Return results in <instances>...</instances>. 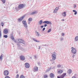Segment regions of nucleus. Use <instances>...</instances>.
I'll return each instance as SVG.
<instances>
[{
	"instance_id": "nucleus-49",
	"label": "nucleus",
	"mask_w": 78,
	"mask_h": 78,
	"mask_svg": "<svg viewBox=\"0 0 78 78\" xmlns=\"http://www.w3.org/2000/svg\"><path fill=\"white\" fill-rule=\"evenodd\" d=\"M43 27H44V26L42 25V26H41V28H43Z\"/></svg>"
},
{
	"instance_id": "nucleus-59",
	"label": "nucleus",
	"mask_w": 78,
	"mask_h": 78,
	"mask_svg": "<svg viewBox=\"0 0 78 78\" xmlns=\"http://www.w3.org/2000/svg\"><path fill=\"white\" fill-rule=\"evenodd\" d=\"M30 59H32V58L31 57H30Z\"/></svg>"
},
{
	"instance_id": "nucleus-40",
	"label": "nucleus",
	"mask_w": 78,
	"mask_h": 78,
	"mask_svg": "<svg viewBox=\"0 0 78 78\" xmlns=\"http://www.w3.org/2000/svg\"><path fill=\"white\" fill-rule=\"evenodd\" d=\"M57 67H61V66L60 65H58Z\"/></svg>"
},
{
	"instance_id": "nucleus-42",
	"label": "nucleus",
	"mask_w": 78,
	"mask_h": 78,
	"mask_svg": "<svg viewBox=\"0 0 78 78\" xmlns=\"http://www.w3.org/2000/svg\"><path fill=\"white\" fill-rule=\"evenodd\" d=\"M34 58L35 59H36L37 58L36 57V55L34 56Z\"/></svg>"
},
{
	"instance_id": "nucleus-24",
	"label": "nucleus",
	"mask_w": 78,
	"mask_h": 78,
	"mask_svg": "<svg viewBox=\"0 0 78 78\" xmlns=\"http://www.w3.org/2000/svg\"><path fill=\"white\" fill-rule=\"evenodd\" d=\"M50 70H51V69L50 68H49L48 69H47V70H46V72H47V73L49 71H50Z\"/></svg>"
},
{
	"instance_id": "nucleus-20",
	"label": "nucleus",
	"mask_w": 78,
	"mask_h": 78,
	"mask_svg": "<svg viewBox=\"0 0 78 78\" xmlns=\"http://www.w3.org/2000/svg\"><path fill=\"white\" fill-rule=\"evenodd\" d=\"M62 70H60L58 71V73H59V74H61L62 73Z\"/></svg>"
},
{
	"instance_id": "nucleus-22",
	"label": "nucleus",
	"mask_w": 78,
	"mask_h": 78,
	"mask_svg": "<svg viewBox=\"0 0 78 78\" xmlns=\"http://www.w3.org/2000/svg\"><path fill=\"white\" fill-rule=\"evenodd\" d=\"M35 33H37V36H38V37H39V35L40 34L39 33V32H37V31H35Z\"/></svg>"
},
{
	"instance_id": "nucleus-28",
	"label": "nucleus",
	"mask_w": 78,
	"mask_h": 78,
	"mask_svg": "<svg viewBox=\"0 0 78 78\" xmlns=\"http://www.w3.org/2000/svg\"><path fill=\"white\" fill-rule=\"evenodd\" d=\"M2 58H3V56H2V55H1L0 56V59L1 60V61H2Z\"/></svg>"
},
{
	"instance_id": "nucleus-41",
	"label": "nucleus",
	"mask_w": 78,
	"mask_h": 78,
	"mask_svg": "<svg viewBox=\"0 0 78 78\" xmlns=\"http://www.w3.org/2000/svg\"><path fill=\"white\" fill-rule=\"evenodd\" d=\"M76 14H77V11H76V12H75L74 13L75 15H76Z\"/></svg>"
},
{
	"instance_id": "nucleus-57",
	"label": "nucleus",
	"mask_w": 78,
	"mask_h": 78,
	"mask_svg": "<svg viewBox=\"0 0 78 78\" xmlns=\"http://www.w3.org/2000/svg\"><path fill=\"white\" fill-rule=\"evenodd\" d=\"M51 61H53V60H50Z\"/></svg>"
},
{
	"instance_id": "nucleus-35",
	"label": "nucleus",
	"mask_w": 78,
	"mask_h": 78,
	"mask_svg": "<svg viewBox=\"0 0 78 78\" xmlns=\"http://www.w3.org/2000/svg\"><path fill=\"white\" fill-rule=\"evenodd\" d=\"M76 7V4H74L73 7L74 8H75Z\"/></svg>"
},
{
	"instance_id": "nucleus-36",
	"label": "nucleus",
	"mask_w": 78,
	"mask_h": 78,
	"mask_svg": "<svg viewBox=\"0 0 78 78\" xmlns=\"http://www.w3.org/2000/svg\"><path fill=\"white\" fill-rule=\"evenodd\" d=\"M19 74H17L16 76V78H19Z\"/></svg>"
},
{
	"instance_id": "nucleus-17",
	"label": "nucleus",
	"mask_w": 78,
	"mask_h": 78,
	"mask_svg": "<svg viewBox=\"0 0 78 78\" xmlns=\"http://www.w3.org/2000/svg\"><path fill=\"white\" fill-rule=\"evenodd\" d=\"M72 72V70L71 69H69L68 71V74H71Z\"/></svg>"
},
{
	"instance_id": "nucleus-6",
	"label": "nucleus",
	"mask_w": 78,
	"mask_h": 78,
	"mask_svg": "<svg viewBox=\"0 0 78 78\" xmlns=\"http://www.w3.org/2000/svg\"><path fill=\"white\" fill-rule=\"evenodd\" d=\"M52 58L53 61H55L56 59V53L55 52L52 55Z\"/></svg>"
},
{
	"instance_id": "nucleus-45",
	"label": "nucleus",
	"mask_w": 78,
	"mask_h": 78,
	"mask_svg": "<svg viewBox=\"0 0 78 78\" xmlns=\"http://www.w3.org/2000/svg\"><path fill=\"white\" fill-rule=\"evenodd\" d=\"M60 40L61 41H62V40H63V38L62 37L61 38Z\"/></svg>"
},
{
	"instance_id": "nucleus-7",
	"label": "nucleus",
	"mask_w": 78,
	"mask_h": 78,
	"mask_svg": "<svg viewBox=\"0 0 78 78\" xmlns=\"http://www.w3.org/2000/svg\"><path fill=\"white\" fill-rule=\"evenodd\" d=\"M4 74L5 76H7L9 75V71L8 70H5L4 72Z\"/></svg>"
},
{
	"instance_id": "nucleus-2",
	"label": "nucleus",
	"mask_w": 78,
	"mask_h": 78,
	"mask_svg": "<svg viewBox=\"0 0 78 78\" xmlns=\"http://www.w3.org/2000/svg\"><path fill=\"white\" fill-rule=\"evenodd\" d=\"M23 23L24 25L23 27L27 30L28 29V26L27 25V23L26 20L23 21Z\"/></svg>"
},
{
	"instance_id": "nucleus-34",
	"label": "nucleus",
	"mask_w": 78,
	"mask_h": 78,
	"mask_svg": "<svg viewBox=\"0 0 78 78\" xmlns=\"http://www.w3.org/2000/svg\"><path fill=\"white\" fill-rule=\"evenodd\" d=\"M51 31V29H50L48 31V33H50Z\"/></svg>"
},
{
	"instance_id": "nucleus-12",
	"label": "nucleus",
	"mask_w": 78,
	"mask_h": 78,
	"mask_svg": "<svg viewBox=\"0 0 78 78\" xmlns=\"http://www.w3.org/2000/svg\"><path fill=\"white\" fill-rule=\"evenodd\" d=\"M38 67H35L34 69V72H37L38 71Z\"/></svg>"
},
{
	"instance_id": "nucleus-30",
	"label": "nucleus",
	"mask_w": 78,
	"mask_h": 78,
	"mask_svg": "<svg viewBox=\"0 0 78 78\" xmlns=\"http://www.w3.org/2000/svg\"><path fill=\"white\" fill-rule=\"evenodd\" d=\"M2 3H3L4 4L5 3V0H1Z\"/></svg>"
},
{
	"instance_id": "nucleus-9",
	"label": "nucleus",
	"mask_w": 78,
	"mask_h": 78,
	"mask_svg": "<svg viewBox=\"0 0 78 78\" xmlns=\"http://www.w3.org/2000/svg\"><path fill=\"white\" fill-rule=\"evenodd\" d=\"M25 66L26 68H27V69H28V68H30V66L28 63H25Z\"/></svg>"
},
{
	"instance_id": "nucleus-23",
	"label": "nucleus",
	"mask_w": 78,
	"mask_h": 78,
	"mask_svg": "<svg viewBox=\"0 0 78 78\" xmlns=\"http://www.w3.org/2000/svg\"><path fill=\"white\" fill-rule=\"evenodd\" d=\"M42 22H43V21L42 20H41L39 22V23L40 25H41V24L42 23Z\"/></svg>"
},
{
	"instance_id": "nucleus-54",
	"label": "nucleus",
	"mask_w": 78,
	"mask_h": 78,
	"mask_svg": "<svg viewBox=\"0 0 78 78\" xmlns=\"http://www.w3.org/2000/svg\"><path fill=\"white\" fill-rule=\"evenodd\" d=\"M62 22L64 21V19H62Z\"/></svg>"
},
{
	"instance_id": "nucleus-11",
	"label": "nucleus",
	"mask_w": 78,
	"mask_h": 78,
	"mask_svg": "<svg viewBox=\"0 0 78 78\" xmlns=\"http://www.w3.org/2000/svg\"><path fill=\"white\" fill-rule=\"evenodd\" d=\"M11 39L12 40V41H14V42L15 43H17V41H16V40L14 39V36H11Z\"/></svg>"
},
{
	"instance_id": "nucleus-56",
	"label": "nucleus",
	"mask_w": 78,
	"mask_h": 78,
	"mask_svg": "<svg viewBox=\"0 0 78 78\" xmlns=\"http://www.w3.org/2000/svg\"><path fill=\"white\" fill-rule=\"evenodd\" d=\"M54 63H55V62L53 61V62L52 63V64H54Z\"/></svg>"
},
{
	"instance_id": "nucleus-53",
	"label": "nucleus",
	"mask_w": 78,
	"mask_h": 78,
	"mask_svg": "<svg viewBox=\"0 0 78 78\" xmlns=\"http://www.w3.org/2000/svg\"><path fill=\"white\" fill-rule=\"evenodd\" d=\"M41 49V46H39V48H38V49Z\"/></svg>"
},
{
	"instance_id": "nucleus-44",
	"label": "nucleus",
	"mask_w": 78,
	"mask_h": 78,
	"mask_svg": "<svg viewBox=\"0 0 78 78\" xmlns=\"http://www.w3.org/2000/svg\"><path fill=\"white\" fill-rule=\"evenodd\" d=\"M45 30V28L44 27L43 28L42 31H44Z\"/></svg>"
},
{
	"instance_id": "nucleus-5",
	"label": "nucleus",
	"mask_w": 78,
	"mask_h": 78,
	"mask_svg": "<svg viewBox=\"0 0 78 78\" xmlns=\"http://www.w3.org/2000/svg\"><path fill=\"white\" fill-rule=\"evenodd\" d=\"M43 23H45V24H50L51 25H52V23L50 21H45L43 22Z\"/></svg>"
},
{
	"instance_id": "nucleus-16",
	"label": "nucleus",
	"mask_w": 78,
	"mask_h": 78,
	"mask_svg": "<svg viewBox=\"0 0 78 78\" xmlns=\"http://www.w3.org/2000/svg\"><path fill=\"white\" fill-rule=\"evenodd\" d=\"M62 15L63 17H66V12H63L62 14Z\"/></svg>"
},
{
	"instance_id": "nucleus-50",
	"label": "nucleus",
	"mask_w": 78,
	"mask_h": 78,
	"mask_svg": "<svg viewBox=\"0 0 78 78\" xmlns=\"http://www.w3.org/2000/svg\"><path fill=\"white\" fill-rule=\"evenodd\" d=\"M72 78H76L75 76H73L72 77Z\"/></svg>"
},
{
	"instance_id": "nucleus-21",
	"label": "nucleus",
	"mask_w": 78,
	"mask_h": 78,
	"mask_svg": "<svg viewBox=\"0 0 78 78\" xmlns=\"http://www.w3.org/2000/svg\"><path fill=\"white\" fill-rule=\"evenodd\" d=\"M32 20H33V18L30 17L29 18L28 21H29V22H31L32 21Z\"/></svg>"
},
{
	"instance_id": "nucleus-33",
	"label": "nucleus",
	"mask_w": 78,
	"mask_h": 78,
	"mask_svg": "<svg viewBox=\"0 0 78 78\" xmlns=\"http://www.w3.org/2000/svg\"><path fill=\"white\" fill-rule=\"evenodd\" d=\"M62 75L64 77L66 75V73H63Z\"/></svg>"
},
{
	"instance_id": "nucleus-3",
	"label": "nucleus",
	"mask_w": 78,
	"mask_h": 78,
	"mask_svg": "<svg viewBox=\"0 0 78 78\" xmlns=\"http://www.w3.org/2000/svg\"><path fill=\"white\" fill-rule=\"evenodd\" d=\"M25 17V15H24L22 16L20 18L18 19V22H21V21H22V20H23V19H24Z\"/></svg>"
},
{
	"instance_id": "nucleus-47",
	"label": "nucleus",
	"mask_w": 78,
	"mask_h": 78,
	"mask_svg": "<svg viewBox=\"0 0 78 78\" xmlns=\"http://www.w3.org/2000/svg\"><path fill=\"white\" fill-rule=\"evenodd\" d=\"M75 55H73L72 56V58H74V57H75Z\"/></svg>"
},
{
	"instance_id": "nucleus-52",
	"label": "nucleus",
	"mask_w": 78,
	"mask_h": 78,
	"mask_svg": "<svg viewBox=\"0 0 78 78\" xmlns=\"http://www.w3.org/2000/svg\"><path fill=\"white\" fill-rule=\"evenodd\" d=\"M38 66H40V62H38Z\"/></svg>"
},
{
	"instance_id": "nucleus-27",
	"label": "nucleus",
	"mask_w": 78,
	"mask_h": 78,
	"mask_svg": "<svg viewBox=\"0 0 78 78\" xmlns=\"http://www.w3.org/2000/svg\"><path fill=\"white\" fill-rule=\"evenodd\" d=\"M75 40L76 41H78V36H77L75 38Z\"/></svg>"
},
{
	"instance_id": "nucleus-1",
	"label": "nucleus",
	"mask_w": 78,
	"mask_h": 78,
	"mask_svg": "<svg viewBox=\"0 0 78 78\" xmlns=\"http://www.w3.org/2000/svg\"><path fill=\"white\" fill-rule=\"evenodd\" d=\"M16 42H17V43H16V44H17V45L18 46V48L19 49L20 48V44H19V43L25 44V41H24V40L22 39H17L16 41Z\"/></svg>"
},
{
	"instance_id": "nucleus-8",
	"label": "nucleus",
	"mask_w": 78,
	"mask_h": 78,
	"mask_svg": "<svg viewBox=\"0 0 78 78\" xmlns=\"http://www.w3.org/2000/svg\"><path fill=\"white\" fill-rule=\"evenodd\" d=\"M25 7L24 5L23 4H20L18 6V8L19 9H21V8H23Z\"/></svg>"
},
{
	"instance_id": "nucleus-13",
	"label": "nucleus",
	"mask_w": 78,
	"mask_h": 78,
	"mask_svg": "<svg viewBox=\"0 0 78 78\" xmlns=\"http://www.w3.org/2000/svg\"><path fill=\"white\" fill-rule=\"evenodd\" d=\"M50 77L51 78H53L55 77V75L53 73H51L50 74Z\"/></svg>"
},
{
	"instance_id": "nucleus-60",
	"label": "nucleus",
	"mask_w": 78,
	"mask_h": 78,
	"mask_svg": "<svg viewBox=\"0 0 78 78\" xmlns=\"http://www.w3.org/2000/svg\"><path fill=\"white\" fill-rule=\"evenodd\" d=\"M65 28H66V27Z\"/></svg>"
},
{
	"instance_id": "nucleus-25",
	"label": "nucleus",
	"mask_w": 78,
	"mask_h": 78,
	"mask_svg": "<svg viewBox=\"0 0 78 78\" xmlns=\"http://www.w3.org/2000/svg\"><path fill=\"white\" fill-rule=\"evenodd\" d=\"M47 77H48V75H47V74H45L44 75V78H47Z\"/></svg>"
},
{
	"instance_id": "nucleus-37",
	"label": "nucleus",
	"mask_w": 78,
	"mask_h": 78,
	"mask_svg": "<svg viewBox=\"0 0 78 78\" xmlns=\"http://www.w3.org/2000/svg\"><path fill=\"white\" fill-rule=\"evenodd\" d=\"M60 77L61 78H64V77L62 75L60 76Z\"/></svg>"
},
{
	"instance_id": "nucleus-18",
	"label": "nucleus",
	"mask_w": 78,
	"mask_h": 78,
	"mask_svg": "<svg viewBox=\"0 0 78 78\" xmlns=\"http://www.w3.org/2000/svg\"><path fill=\"white\" fill-rule=\"evenodd\" d=\"M33 40H34V41H35V42H40V41L37 40V39H36L34 38H33Z\"/></svg>"
},
{
	"instance_id": "nucleus-58",
	"label": "nucleus",
	"mask_w": 78,
	"mask_h": 78,
	"mask_svg": "<svg viewBox=\"0 0 78 78\" xmlns=\"http://www.w3.org/2000/svg\"><path fill=\"white\" fill-rule=\"evenodd\" d=\"M16 73H18V72H16Z\"/></svg>"
},
{
	"instance_id": "nucleus-14",
	"label": "nucleus",
	"mask_w": 78,
	"mask_h": 78,
	"mask_svg": "<svg viewBox=\"0 0 78 78\" xmlns=\"http://www.w3.org/2000/svg\"><path fill=\"white\" fill-rule=\"evenodd\" d=\"M4 33L5 34H6L8 33V30L7 29H6L4 30Z\"/></svg>"
},
{
	"instance_id": "nucleus-46",
	"label": "nucleus",
	"mask_w": 78,
	"mask_h": 78,
	"mask_svg": "<svg viewBox=\"0 0 78 78\" xmlns=\"http://www.w3.org/2000/svg\"><path fill=\"white\" fill-rule=\"evenodd\" d=\"M56 8H57V9L58 10H59V7H57Z\"/></svg>"
},
{
	"instance_id": "nucleus-39",
	"label": "nucleus",
	"mask_w": 78,
	"mask_h": 78,
	"mask_svg": "<svg viewBox=\"0 0 78 78\" xmlns=\"http://www.w3.org/2000/svg\"><path fill=\"white\" fill-rule=\"evenodd\" d=\"M15 9H16V10H17V11H18V10L19 9V7H18V8H17V7Z\"/></svg>"
},
{
	"instance_id": "nucleus-4",
	"label": "nucleus",
	"mask_w": 78,
	"mask_h": 78,
	"mask_svg": "<svg viewBox=\"0 0 78 78\" xmlns=\"http://www.w3.org/2000/svg\"><path fill=\"white\" fill-rule=\"evenodd\" d=\"M71 48L72 49V51L73 53L75 54V53H76V49L75 48H73V47H72Z\"/></svg>"
},
{
	"instance_id": "nucleus-32",
	"label": "nucleus",
	"mask_w": 78,
	"mask_h": 78,
	"mask_svg": "<svg viewBox=\"0 0 78 78\" xmlns=\"http://www.w3.org/2000/svg\"><path fill=\"white\" fill-rule=\"evenodd\" d=\"M2 37V31H0V38H1Z\"/></svg>"
},
{
	"instance_id": "nucleus-51",
	"label": "nucleus",
	"mask_w": 78,
	"mask_h": 78,
	"mask_svg": "<svg viewBox=\"0 0 78 78\" xmlns=\"http://www.w3.org/2000/svg\"><path fill=\"white\" fill-rule=\"evenodd\" d=\"M76 10H73V12H76Z\"/></svg>"
},
{
	"instance_id": "nucleus-19",
	"label": "nucleus",
	"mask_w": 78,
	"mask_h": 78,
	"mask_svg": "<svg viewBox=\"0 0 78 78\" xmlns=\"http://www.w3.org/2000/svg\"><path fill=\"white\" fill-rule=\"evenodd\" d=\"M58 10L57 9V8H55V10L53 11L54 13H56L57 12V11H58Z\"/></svg>"
},
{
	"instance_id": "nucleus-43",
	"label": "nucleus",
	"mask_w": 78,
	"mask_h": 78,
	"mask_svg": "<svg viewBox=\"0 0 78 78\" xmlns=\"http://www.w3.org/2000/svg\"><path fill=\"white\" fill-rule=\"evenodd\" d=\"M62 36H64V33H62Z\"/></svg>"
},
{
	"instance_id": "nucleus-55",
	"label": "nucleus",
	"mask_w": 78,
	"mask_h": 78,
	"mask_svg": "<svg viewBox=\"0 0 78 78\" xmlns=\"http://www.w3.org/2000/svg\"><path fill=\"white\" fill-rule=\"evenodd\" d=\"M30 23H31L30 22H29L28 23V24H30Z\"/></svg>"
},
{
	"instance_id": "nucleus-26",
	"label": "nucleus",
	"mask_w": 78,
	"mask_h": 78,
	"mask_svg": "<svg viewBox=\"0 0 78 78\" xmlns=\"http://www.w3.org/2000/svg\"><path fill=\"white\" fill-rule=\"evenodd\" d=\"M20 78H25V76L23 75H21L20 76Z\"/></svg>"
},
{
	"instance_id": "nucleus-48",
	"label": "nucleus",
	"mask_w": 78,
	"mask_h": 78,
	"mask_svg": "<svg viewBox=\"0 0 78 78\" xmlns=\"http://www.w3.org/2000/svg\"><path fill=\"white\" fill-rule=\"evenodd\" d=\"M57 78H61V76H57Z\"/></svg>"
},
{
	"instance_id": "nucleus-10",
	"label": "nucleus",
	"mask_w": 78,
	"mask_h": 78,
	"mask_svg": "<svg viewBox=\"0 0 78 78\" xmlns=\"http://www.w3.org/2000/svg\"><path fill=\"white\" fill-rule=\"evenodd\" d=\"M20 59L22 61H25V57L23 55H21L20 56Z\"/></svg>"
},
{
	"instance_id": "nucleus-38",
	"label": "nucleus",
	"mask_w": 78,
	"mask_h": 78,
	"mask_svg": "<svg viewBox=\"0 0 78 78\" xmlns=\"http://www.w3.org/2000/svg\"><path fill=\"white\" fill-rule=\"evenodd\" d=\"M47 24H44V27H47Z\"/></svg>"
},
{
	"instance_id": "nucleus-31",
	"label": "nucleus",
	"mask_w": 78,
	"mask_h": 78,
	"mask_svg": "<svg viewBox=\"0 0 78 78\" xmlns=\"http://www.w3.org/2000/svg\"><path fill=\"white\" fill-rule=\"evenodd\" d=\"M1 25L2 26V27H3L4 26V23H3L2 22L1 23Z\"/></svg>"
},
{
	"instance_id": "nucleus-29",
	"label": "nucleus",
	"mask_w": 78,
	"mask_h": 78,
	"mask_svg": "<svg viewBox=\"0 0 78 78\" xmlns=\"http://www.w3.org/2000/svg\"><path fill=\"white\" fill-rule=\"evenodd\" d=\"M4 37H5V38H7L8 37V35H4L3 36Z\"/></svg>"
},
{
	"instance_id": "nucleus-15",
	"label": "nucleus",
	"mask_w": 78,
	"mask_h": 78,
	"mask_svg": "<svg viewBox=\"0 0 78 78\" xmlns=\"http://www.w3.org/2000/svg\"><path fill=\"white\" fill-rule=\"evenodd\" d=\"M37 11H35L34 12H32V13H30L29 14L30 15H33L34 14H37Z\"/></svg>"
}]
</instances>
